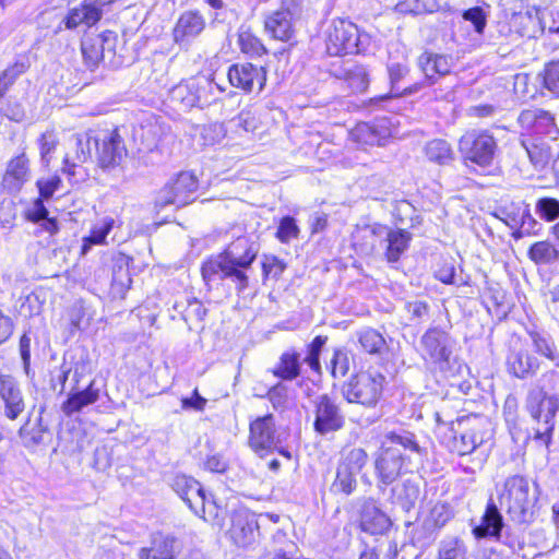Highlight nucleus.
Here are the masks:
<instances>
[{
	"instance_id": "obj_23",
	"label": "nucleus",
	"mask_w": 559,
	"mask_h": 559,
	"mask_svg": "<svg viewBox=\"0 0 559 559\" xmlns=\"http://www.w3.org/2000/svg\"><path fill=\"white\" fill-rule=\"evenodd\" d=\"M391 524L390 518L379 508L374 499L362 500L359 521L361 531L371 535H383Z\"/></svg>"
},
{
	"instance_id": "obj_7",
	"label": "nucleus",
	"mask_w": 559,
	"mask_h": 559,
	"mask_svg": "<svg viewBox=\"0 0 559 559\" xmlns=\"http://www.w3.org/2000/svg\"><path fill=\"white\" fill-rule=\"evenodd\" d=\"M214 83L206 76L191 78L170 90L169 96L180 110L203 107L212 102Z\"/></svg>"
},
{
	"instance_id": "obj_62",
	"label": "nucleus",
	"mask_w": 559,
	"mask_h": 559,
	"mask_svg": "<svg viewBox=\"0 0 559 559\" xmlns=\"http://www.w3.org/2000/svg\"><path fill=\"white\" fill-rule=\"evenodd\" d=\"M463 19L471 22L478 34L484 32L486 27V15L481 8L474 7L464 11Z\"/></svg>"
},
{
	"instance_id": "obj_45",
	"label": "nucleus",
	"mask_w": 559,
	"mask_h": 559,
	"mask_svg": "<svg viewBox=\"0 0 559 559\" xmlns=\"http://www.w3.org/2000/svg\"><path fill=\"white\" fill-rule=\"evenodd\" d=\"M27 69V60H17L0 73V100Z\"/></svg>"
},
{
	"instance_id": "obj_12",
	"label": "nucleus",
	"mask_w": 559,
	"mask_h": 559,
	"mask_svg": "<svg viewBox=\"0 0 559 559\" xmlns=\"http://www.w3.org/2000/svg\"><path fill=\"white\" fill-rule=\"evenodd\" d=\"M313 429L316 432L325 436L344 427L345 417L338 405L329 395H319L313 401Z\"/></svg>"
},
{
	"instance_id": "obj_47",
	"label": "nucleus",
	"mask_w": 559,
	"mask_h": 559,
	"mask_svg": "<svg viewBox=\"0 0 559 559\" xmlns=\"http://www.w3.org/2000/svg\"><path fill=\"white\" fill-rule=\"evenodd\" d=\"M344 80L356 93L365 92L369 86V73L361 64H354L345 70Z\"/></svg>"
},
{
	"instance_id": "obj_14",
	"label": "nucleus",
	"mask_w": 559,
	"mask_h": 559,
	"mask_svg": "<svg viewBox=\"0 0 559 559\" xmlns=\"http://www.w3.org/2000/svg\"><path fill=\"white\" fill-rule=\"evenodd\" d=\"M228 81L231 86L245 93H251L254 86L262 91L266 82V70L249 62L235 63L228 69Z\"/></svg>"
},
{
	"instance_id": "obj_27",
	"label": "nucleus",
	"mask_w": 559,
	"mask_h": 559,
	"mask_svg": "<svg viewBox=\"0 0 559 559\" xmlns=\"http://www.w3.org/2000/svg\"><path fill=\"white\" fill-rule=\"evenodd\" d=\"M507 367L510 373L523 379L536 372L539 361L527 349L513 346L507 356Z\"/></svg>"
},
{
	"instance_id": "obj_4",
	"label": "nucleus",
	"mask_w": 559,
	"mask_h": 559,
	"mask_svg": "<svg viewBox=\"0 0 559 559\" xmlns=\"http://www.w3.org/2000/svg\"><path fill=\"white\" fill-rule=\"evenodd\" d=\"M370 37L356 24L345 19L332 20L324 31V43L330 56L359 53L367 49Z\"/></svg>"
},
{
	"instance_id": "obj_19",
	"label": "nucleus",
	"mask_w": 559,
	"mask_h": 559,
	"mask_svg": "<svg viewBox=\"0 0 559 559\" xmlns=\"http://www.w3.org/2000/svg\"><path fill=\"white\" fill-rule=\"evenodd\" d=\"M504 521L501 512L492 499H489L480 523L475 525L472 533L476 539L489 538L512 547V543L502 539Z\"/></svg>"
},
{
	"instance_id": "obj_42",
	"label": "nucleus",
	"mask_w": 559,
	"mask_h": 559,
	"mask_svg": "<svg viewBox=\"0 0 559 559\" xmlns=\"http://www.w3.org/2000/svg\"><path fill=\"white\" fill-rule=\"evenodd\" d=\"M397 545L394 540L384 537L378 540L374 547H366L359 559H396Z\"/></svg>"
},
{
	"instance_id": "obj_41",
	"label": "nucleus",
	"mask_w": 559,
	"mask_h": 559,
	"mask_svg": "<svg viewBox=\"0 0 559 559\" xmlns=\"http://www.w3.org/2000/svg\"><path fill=\"white\" fill-rule=\"evenodd\" d=\"M426 157L438 165H448L454 159L451 145L442 139H435L425 145Z\"/></svg>"
},
{
	"instance_id": "obj_11",
	"label": "nucleus",
	"mask_w": 559,
	"mask_h": 559,
	"mask_svg": "<svg viewBox=\"0 0 559 559\" xmlns=\"http://www.w3.org/2000/svg\"><path fill=\"white\" fill-rule=\"evenodd\" d=\"M409 454H403L396 447H382L374 461L376 476L381 485L393 484L403 474L408 472Z\"/></svg>"
},
{
	"instance_id": "obj_17",
	"label": "nucleus",
	"mask_w": 559,
	"mask_h": 559,
	"mask_svg": "<svg viewBox=\"0 0 559 559\" xmlns=\"http://www.w3.org/2000/svg\"><path fill=\"white\" fill-rule=\"evenodd\" d=\"M372 236L385 242V257L389 262H396L408 248L411 233L404 229H392L385 225L373 224L369 227Z\"/></svg>"
},
{
	"instance_id": "obj_1",
	"label": "nucleus",
	"mask_w": 559,
	"mask_h": 559,
	"mask_svg": "<svg viewBox=\"0 0 559 559\" xmlns=\"http://www.w3.org/2000/svg\"><path fill=\"white\" fill-rule=\"evenodd\" d=\"M259 252V246L247 237H239L227 248L210 257L202 263L201 273L204 282L230 280L238 292H243L248 285L247 271L251 267Z\"/></svg>"
},
{
	"instance_id": "obj_56",
	"label": "nucleus",
	"mask_w": 559,
	"mask_h": 559,
	"mask_svg": "<svg viewBox=\"0 0 559 559\" xmlns=\"http://www.w3.org/2000/svg\"><path fill=\"white\" fill-rule=\"evenodd\" d=\"M396 8L401 12L421 14L435 12L439 8V4L437 0H406L404 3H399Z\"/></svg>"
},
{
	"instance_id": "obj_50",
	"label": "nucleus",
	"mask_w": 559,
	"mask_h": 559,
	"mask_svg": "<svg viewBox=\"0 0 559 559\" xmlns=\"http://www.w3.org/2000/svg\"><path fill=\"white\" fill-rule=\"evenodd\" d=\"M326 341V336L318 335L307 346V353L304 358V362H306L310 369L317 373L321 372L320 355Z\"/></svg>"
},
{
	"instance_id": "obj_64",
	"label": "nucleus",
	"mask_w": 559,
	"mask_h": 559,
	"mask_svg": "<svg viewBox=\"0 0 559 559\" xmlns=\"http://www.w3.org/2000/svg\"><path fill=\"white\" fill-rule=\"evenodd\" d=\"M37 188L39 190L40 198L49 199L52 197L55 191H57L61 185V179L59 176H51L46 179L37 180Z\"/></svg>"
},
{
	"instance_id": "obj_10",
	"label": "nucleus",
	"mask_w": 559,
	"mask_h": 559,
	"mask_svg": "<svg viewBox=\"0 0 559 559\" xmlns=\"http://www.w3.org/2000/svg\"><path fill=\"white\" fill-rule=\"evenodd\" d=\"M98 165L109 171L119 167L128 155V151L118 129L106 130L96 135L94 141Z\"/></svg>"
},
{
	"instance_id": "obj_58",
	"label": "nucleus",
	"mask_w": 559,
	"mask_h": 559,
	"mask_svg": "<svg viewBox=\"0 0 559 559\" xmlns=\"http://www.w3.org/2000/svg\"><path fill=\"white\" fill-rule=\"evenodd\" d=\"M299 235V227L296 224V221L292 216H284L278 225L276 237L283 242L287 243L293 239H296Z\"/></svg>"
},
{
	"instance_id": "obj_26",
	"label": "nucleus",
	"mask_w": 559,
	"mask_h": 559,
	"mask_svg": "<svg viewBox=\"0 0 559 559\" xmlns=\"http://www.w3.org/2000/svg\"><path fill=\"white\" fill-rule=\"evenodd\" d=\"M388 72L391 83L390 93L370 98L368 102L365 103L366 107L370 106L374 108L384 109L386 108V104L392 98L412 93V90L409 88L400 90V87L397 86L399 82L408 73V68L405 64L391 63L388 67Z\"/></svg>"
},
{
	"instance_id": "obj_61",
	"label": "nucleus",
	"mask_w": 559,
	"mask_h": 559,
	"mask_svg": "<svg viewBox=\"0 0 559 559\" xmlns=\"http://www.w3.org/2000/svg\"><path fill=\"white\" fill-rule=\"evenodd\" d=\"M286 264L275 255H265L262 261V271L264 276L278 278L285 271Z\"/></svg>"
},
{
	"instance_id": "obj_49",
	"label": "nucleus",
	"mask_w": 559,
	"mask_h": 559,
	"mask_svg": "<svg viewBox=\"0 0 559 559\" xmlns=\"http://www.w3.org/2000/svg\"><path fill=\"white\" fill-rule=\"evenodd\" d=\"M356 476L357 474L338 465L336 477L331 486V490L336 493L350 495L357 486Z\"/></svg>"
},
{
	"instance_id": "obj_15",
	"label": "nucleus",
	"mask_w": 559,
	"mask_h": 559,
	"mask_svg": "<svg viewBox=\"0 0 559 559\" xmlns=\"http://www.w3.org/2000/svg\"><path fill=\"white\" fill-rule=\"evenodd\" d=\"M393 134L392 122L389 118H379L372 122H360L350 131L354 142L361 145L382 146Z\"/></svg>"
},
{
	"instance_id": "obj_16",
	"label": "nucleus",
	"mask_w": 559,
	"mask_h": 559,
	"mask_svg": "<svg viewBox=\"0 0 559 559\" xmlns=\"http://www.w3.org/2000/svg\"><path fill=\"white\" fill-rule=\"evenodd\" d=\"M250 447L255 451H273L282 443L272 415L257 418L250 425Z\"/></svg>"
},
{
	"instance_id": "obj_28",
	"label": "nucleus",
	"mask_w": 559,
	"mask_h": 559,
	"mask_svg": "<svg viewBox=\"0 0 559 559\" xmlns=\"http://www.w3.org/2000/svg\"><path fill=\"white\" fill-rule=\"evenodd\" d=\"M452 66V58L450 56L425 51L418 58V67L431 83L437 78L450 73Z\"/></svg>"
},
{
	"instance_id": "obj_32",
	"label": "nucleus",
	"mask_w": 559,
	"mask_h": 559,
	"mask_svg": "<svg viewBox=\"0 0 559 559\" xmlns=\"http://www.w3.org/2000/svg\"><path fill=\"white\" fill-rule=\"evenodd\" d=\"M447 343L448 334L438 328L429 329L421 337L424 349L435 361L448 359Z\"/></svg>"
},
{
	"instance_id": "obj_22",
	"label": "nucleus",
	"mask_w": 559,
	"mask_h": 559,
	"mask_svg": "<svg viewBox=\"0 0 559 559\" xmlns=\"http://www.w3.org/2000/svg\"><path fill=\"white\" fill-rule=\"evenodd\" d=\"M205 28V19L198 11L183 12L173 31L174 41L182 49H188Z\"/></svg>"
},
{
	"instance_id": "obj_51",
	"label": "nucleus",
	"mask_w": 559,
	"mask_h": 559,
	"mask_svg": "<svg viewBox=\"0 0 559 559\" xmlns=\"http://www.w3.org/2000/svg\"><path fill=\"white\" fill-rule=\"evenodd\" d=\"M367 452L361 448H354L344 454L340 466L358 475L367 464Z\"/></svg>"
},
{
	"instance_id": "obj_2",
	"label": "nucleus",
	"mask_w": 559,
	"mask_h": 559,
	"mask_svg": "<svg viewBox=\"0 0 559 559\" xmlns=\"http://www.w3.org/2000/svg\"><path fill=\"white\" fill-rule=\"evenodd\" d=\"M498 500L511 521L524 524L534 519V508L538 500L536 490H532L530 481L522 475H511L497 486Z\"/></svg>"
},
{
	"instance_id": "obj_44",
	"label": "nucleus",
	"mask_w": 559,
	"mask_h": 559,
	"mask_svg": "<svg viewBox=\"0 0 559 559\" xmlns=\"http://www.w3.org/2000/svg\"><path fill=\"white\" fill-rule=\"evenodd\" d=\"M438 559H466L464 542L454 536L444 537L439 543Z\"/></svg>"
},
{
	"instance_id": "obj_60",
	"label": "nucleus",
	"mask_w": 559,
	"mask_h": 559,
	"mask_svg": "<svg viewBox=\"0 0 559 559\" xmlns=\"http://www.w3.org/2000/svg\"><path fill=\"white\" fill-rule=\"evenodd\" d=\"M267 397L276 409H283L288 402V388L283 383H277L267 392Z\"/></svg>"
},
{
	"instance_id": "obj_54",
	"label": "nucleus",
	"mask_w": 559,
	"mask_h": 559,
	"mask_svg": "<svg viewBox=\"0 0 559 559\" xmlns=\"http://www.w3.org/2000/svg\"><path fill=\"white\" fill-rule=\"evenodd\" d=\"M171 488L181 498V499H188V495L190 491H193L194 493L199 489V481L195 480L193 477L178 474L175 475L171 479Z\"/></svg>"
},
{
	"instance_id": "obj_21",
	"label": "nucleus",
	"mask_w": 559,
	"mask_h": 559,
	"mask_svg": "<svg viewBox=\"0 0 559 559\" xmlns=\"http://www.w3.org/2000/svg\"><path fill=\"white\" fill-rule=\"evenodd\" d=\"M518 121L524 130L534 134L545 135L551 140H556L559 134L554 116L539 108L523 110Z\"/></svg>"
},
{
	"instance_id": "obj_38",
	"label": "nucleus",
	"mask_w": 559,
	"mask_h": 559,
	"mask_svg": "<svg viewBox=\"0 0 559 559\" xmlns=\"http://www.w3.org/2000/svg\"><path fill=\"white\" fill-rule=\"evenodd\" d=\"M107 41V37L96 36L86 37L82 40L81 50L85 64L90 69H94L98 66L104 57V44Z\"/></svg>"
},
{
	"instance_id": "obj_43",
	"label": "nucleus",
	"mask_w": 559,
	"mask_h": 559,
	"mask_svg": "<svg viewBox=\"0 0 559 559\" xmlns=\"http://www.w3.org/2000/svg\"><path fill=\"white\" fill-rule=\"evenodd\" d=\"M205 522L222 528L225 524V510L219 507L215 500L205 497L203 503H200L199 511L193 512Z\"/></svg>"
},
{
	"instance_id": "obj_52",
	"label": "nucleus",
	"mask_w": 559,
	"mask_h": 559,
	"mask_svg": "<svg viewBox=\"0 0 559 559\" xmlns=\"http://www.w3.org/2000/svg\"><path fill=\"white\" fill-rule=\"evenodd\" d=\"M543 86L552 95L559 96V60L548 62L539 74Z\"/></svg>"
},
{
	"instance_id": "obj_40",
	"label": "nucleus",
	"mask_w": 559,
	"mask_h": 559,
	"mask_svg": "<svg viewBox=\"0 0 559 559\" xmlns=\"http://www.w3.org/2000/svg\"><path fill=\"white\" fill-rule=\"evenodd\" d=\"M535 352L551 360L559 368V354L551 336L537 330L528 331Z\"/></svg>"
},
{
	"instance_id": "obj_48",
	"label": "nucleus",
	"mask_w": 559,
	"mask_h": 559,
	"mask_svg": "<svg viewBox=\"0 0 559 559\" xmlns=\"http://www.w3.org/2000/svg\"><path fill=\"white\" fill-rule=\"evenodd\" d=\"M528 257L536 264H548L555 261L558 252L548 241H538L531 246Z\"/></svg>"
},
{
	"instance_id": "obj_34",
	"label": "nucleus",
	"mask_w": 559,
	"mask_h": 559,
	"mask_svg": "<svg viewBox=\"0 0 559 559\" xmlns=\"http://www.w3.org/2000/svg\"><path fill=\"white\" fill-rule=\"evenodd\" d=\"M382 447H396V449H401L403 454H409L411 459L413 455H423V449L419 445L416 436L406 430L392 431L388 433Z\"/></svg>"
},
{
	"instance_id": "obj_55",
	"label": "nucleus",
	"mask_w": 559,
	"mask_h": 559,
	"mask_svg": "<svg viewBox=\"0 0 559 559\" xmlns=\"http://www.w3.org/2000/svg\"><path fill=\"white\" fill-rule=\"evenodd\" d=\"M38 145L41 163L48 166L58 145L57 135L52 131L43 133L38 139Z\"/></svg>"
},
{
	"instance_id": "obj_59",
	"label": "nucleus",
	"mask_w": 559,
	"mask_h": 559,
	"mask_svg": "<svg viewBox=\"0 0 559 559\" xmlns=\"http://www.w3.org/2000/svg\"><path fill=\"white\" fill-rule=\"evenodd\" d=\"M349 357L346 352L335 349L333 357L330 361L331 373L334 378H343L349 371Z\"/></svg>"
},
{
	"instance_id": "obj_63",
	"label": "nucleus",
	"mask_w": 559,
	"mask_h": 559,
	"mask_svg": "<svg viewBox=\"0 0 559 559\" xmlns=\"http://www.w3.org/2000/svg\"><path fill=\"white\" fill-rule=\"evenodd\" d=\"M0 115L12 121L20 122L24 119L25 111L19 102L8 99L7 103L0 107Z\"/></svg>"
},
{
	"instance_id": "obj_24",
	"label": "nucleus",
	"mask_w": 559,
	"mask_h": 559,
	"mask_svg": "<svg viewBox=\"0 0 559 559\" xmlns=\"http://www.w3.org/2000/svg\"><path fill=\"white\" fill-rule=\"evenodd\" d=\"M297 8H281L265 19V31L275 39L288 41L293 38Z\"/></svg>"
},
{
	"instance_id": "obj_6",
	"label": "nucleus",
	"mask_w": 559,
	"mask_h": 559,
	"mask_svg": "<svg viewBox=\"0 0 559 559\" xmlns=\"http://www.w3.org/2000/svg\"><path fill=\"white\" fill-rule=\"evenodd\" d=\"M460 424L465 426L464 430L453 441V451L459 455L471 454L493 438L492 424L486 416L471 415L463 418Z\"/></svg>"
},
{
	"instance_id": "obj_13",
	"label": "nucleus",
	"mask_w": 559,
	"mask_h": 559,
	"mask_svg": "<svg viewBox=\"0 0 559 559\" xmlns=\"http://www.w3.org/2000/svg\"><path fill=\"white\" fill-rule=\"evenodd\" d=\"M95 140L96 135H94L92 131L73 134L69 139V151L63 158L62 171L68 175L70 179L75 177L76 167L91 159Z\"/></svg>"
},
{
	"instance_id": "obj_37",
	"label": "nucleus",
	"mask_w": 559,
	"mask_h": 559,
	"mask_svg": "<svg viewBox=\"0 0 559 559\" xmlns=\"http://www.w3.org/2000/svg\"><path fill=\"white\" fill-rule=\"evenodd\" d=\"M273 373L275 377L286 381L296 379L300 374V355L296 350L283 353Z\"/></svg>"
},
{
	"instance_id": "obj_46",
	"label": "nucleus",
	"mask_w": 559,
	"mask_h": 559,
	"mask_svg": "<svg viewBox=\"0 0 559 559\" xmlns=\"http://www.w3.org/2000/svg\"><path fill=\"white\" fill-rule=\"evenodd\" d=\"M358 342L368 354H379L385 346V340L372 328H364L357 332Z\"/></svg>"
},
{
	"instance_id": "obj_36",
	"label": "nucleus",
	"mask_w": 559,
	"mask_h": 559,
	"mask_svg": "<svg viewBox=\"0 0 559 559\" xmlns=\"http://www.w3.org/2000/svg\"><path fill=\"white\" fill-rule=\"evenodd\" d=\"M528 204L523 201L511 202L499 206L493 215L509 226L513 231L518 229L523 217L527 216Z\"/></svg>"
},
{
	"instance_id": "obj_39",
	"label": "nucleus",
	"mask_w": 559,
	"mask_h": 559,
	"mask_svg": "<svg viewBox=\"0 0 559 559\" xmlns=\"http://www.w3.org/2000/svg\"><path fill=\"white\" fill-rule=\"evenodd\" d=\"M115 225L112 217L106 216L97 222L91 229L88 236L83 238L81 253L85 255L94 245H104L108 234Z\"/></svg>"
},
{
	"instance_id": "obj_9",
	"label": "nucleus",
	"mask_w": 559,
	"mask_h": 559,
	"mask_svg": "<svg viewBox=\"0 0 559 559\" xmlns=\"http://www.w3.org/2000/svg\"><path fill=\"white\" fill-rule=\"evenodd\" d=\"M496 150L497 142L487 131H467L459 141V151L463 158L483 167L492 163Z\"/></svg>"
},
{
	"instance_id": "obj_3",
	"label": "nucleus",
	"mask_w": 559,
	"mask_h": 559,
	"mask_svg": "<svg viewBox=\"0 0 559 559\" xmlns=\"http://www.w3.org/2000/svg\"><path fill=\"white\" fill-rule=\"evenodd\" d=\"M525 408L537 424V427L533 428V441L548 449L552 441L555 417L559 411V397L547 395L543 390L535 389L528 392Z\"/></svg>"
},
{
	"instance_id": "obj_18",
	"label": "nucleus",
	"mask_w": 559,
	"mask_h": 559,
	"mask_svg": "<svg viewBox=\"0 0 559 559\" xmlns=\"http://www.w3.org/2000/svg\"><path fill=\"white\" fill-rule=\"evenodd\" d=\"M0 401L3 404V414L14 420L25 409V402L19 381L9 373H0Z\"/></svg>"
},
{
	"instance_id": "obj_31",
	"label": "nucleus",
	"mask_w": 559,
	"mask_h": 559,
	"mask_svg": "<svg viewBox=\"0 0 559 559\" xmlns=\"http://www.w3.org/2000/svg\"><path fill=\"white\" fill-rule=\"evenodd\" d=\"M419 495V485L416 481L406 479L392 488L391 500L393 504L401 508L404 512H409L415 508Z\"/></svg>"
},
{
	"instance_id": "obj_30",
	"label": "nucleus",
	"mask_w": 559,
	"mask_h": 559,
	"mask_svg": "<svg viewBox=\"0 0 559 559\" xmlns=\"http://www.w3.org/2000/svg\"><path fill=\"white\" fill-rule=\"evenodd\" d=\"M99 392L96 381L92 380L86 389L69 394L62 404V412L67 416L81 412L84 407L98 401Z\"/></svg>"
},
{
	"instance_id": "obj_25",
	"label": "nucleus",
	"mask_w": 559,
	"mask_h": 559,
	"mask_svg": "<svg viewBox=\"0 0 559 559\" xmlns=\"http://www.w3.org/2000/svg\"><path fill=\"white\" fill-rule=\"evenodd\" d=\"M29 179L28 159L25 154L12 158L5 169L1 186L10 194H16Z\"/></svg>"
},
{
	"instance_id": "obj_35",
	"label": "nucleus",
	"mask_w": 559,
	"mask_h": 559,
	"mask_svg": "<svg viewBox=\"0 0 559 559\" xmlns=\"http://www.w3.org/2000/svg\"><path fill=\"white\" fill-rule=\"evenodd\" d=\"M522 147L536 169H544L550 162L552 154L550 146L542 140H522Z\"/></svg>"
},
{
	"instance_id": "obj_29",
	"label": "nucleus",
	"mask_w": 559,
	"mask_h": 559,
	"mask_svg": "<svg viewBox=\"0 0 559 559\" xmlns=\"http://www.w3.org/2000/svg\"><path fill=\"white\" fill-rule=\"evenodd\" d=\"M102 17V10L99 8L88 4L86 0L80 7L71 9L63 19L66 28L74 29L80 25L87 27L96 24Z\"/></svg>"
},
{
	"instance_id": "obj_8",
	"label": "nucleus",
	"mask_w": 559,
	"mask_h": 559,
	"mask_svg": "<svg viewBox=\"0 0 559 559\" xmlns=\"http://www.w3.org/2000/svg\"><path fill=\"white\" fill-rule=\"evenodd\" d=\"M198 188L197 177L192 173L181 171L158 191L155 206L158 210L168 205L185 206L195 200Z\"/></svg>"
},
{
	"instance_id": "obj_5",
	"label": "nucleus",
	"mask_w": 559,
	"mask_h": 559,
	"mask_svg": "<svg viewBox=\"0 0 559 559\" xmlns=\"http://www.w3.org/2000/svg\"><path fill=\"white\" fill-rule=\"evenodd\" d=\"M384 380V376L376 370L360 371L343 386V394L349 403L374 406L382 394Z\"/></svg>"
},
{
	"instance_id": "obj_33",
	"label": "nucleus",
	"mask_w": 559,
	"mask_h": 559,
	"mask_svg": "<svg viewBox=\"0 0 559 559\" xmlns=\"http://www.w3.org/2000/svg\"><path fill=\"white\" fill-rule=\"evenodd\" d=\"M175 538L163 534L153 535L150 547H143L139 550L140 559H174Z\"/></svg>"
},
{
	"instance_id": "obj_53",
	"label": "nucleus",
	"mask_w": 559,
	"mask_h": 559,
	"mask_svg": "<svg viewBox=\"0 0 559 559\" xmlns=\"http://www.w3.org/2000/svg\"><path fill=\"white\" fill-rule=\"evenodd\" d=\"M239 46L243 53L251 57H260L266 53V49L261 40L250 32H241L239 34Z\"/></svg>"
},
{
	"instance_id": "obj_20",
	"label": "nucleus",
	"mask_w": 559,
	"mask_h": 559,
	"mask_svg": "<svg viewBox=\"0 0 559 559\" xmlns=\"http://www.w3.org/2000/svg\"><path fill=\"white\" fill-rule=\"evenodd\" d=\"M231 525L228 534L231 540L239 547L251 545L259 533L254 515L247 509H238L231 513Z\"/></svg>"
},
{
	"instance_id": "obj_57",
	"label": "nucleus",
	"mask_w": 559,
	"mask_h": 559,
	"mask_svg": "<svg viewBox=\"0 0 559 559\" xmlns=\"http://www.w3.org/2000/svg\"><path fill=\"white\" fill-rule=\"evenodd\" d=\"M535 209L536 213L548 222H552L559 217V201L555 198L538 199Z\"/></svg>"
}]
</instances>
